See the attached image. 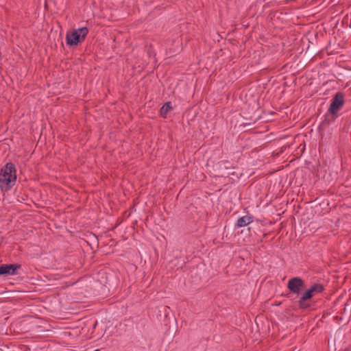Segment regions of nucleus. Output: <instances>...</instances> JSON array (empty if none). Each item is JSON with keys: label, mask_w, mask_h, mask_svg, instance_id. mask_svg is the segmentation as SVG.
<instances>
[{"label": "nucleus", "mask_w": 351, "mask_h": 351, "mask_svg": "<svg viewBox=\"0 0 351 351\" xmlns=\"http://www.w3.org/2000/svg\"><path fill=\"white\" fill-rule=\"evenodd\" d=\"M171 106L170 102H166L160 108V115L165 118L167 113L171 110Z\"/></svg>", "instance_id": "8"}, {"label": "nucleus", "mask_w": 351, "mask_h": 351, "mask_svg": "<svg viewBox=\"0 0 351 351\" xmlns=\"http://www.w3.org/2000/svg\"><path fill=\"white\" fill-rule=\"evenodd\" d=\"M324 290V286L322 284L316 283L313 285L309 289L306 291L302 295L303 298L311 299L314 295L322 293Z\"/></svg>", "instance_id": "6"}, {"label": "nucleus", "mask_w": 351, "mask_h": 351, "mask_svg": "<svg viewBox=\"0 0 351 351\" xmlns=\"http://www.w3.org/2000/svg\"><path fill=\"white\" fill-rule=\"evenodd\" d=\"M88 29L86 27L75 29L72 32H67L66 34V44L69 46H76L83 42L88 34Z\"/></svg>", "instance_id": "2"}, {"label": "nucleus", "mask_w": 351, "mask_h": 351, "mask_svg": "<svg viewBox=\"0 0 351 351\" xmlns=\"http://www.w3.org/2000/svg\"><path fill=\"white\" fill-rule=\"evenodd\" d=\"M252 221H253L252 216H249V215L243 216L241 217H239L237 220L234 227L236 228L245 227V226H247L248 224H250V223H252Z\"/></svg>", "instance_id": "7"}, {"label": "nucleus", "mask_w": 351, "mask_h": 351, "mask_svg": "<svg viewBox=\"0 0 351 351\" xmlns=\"http://www.w3.org/2000/svg\"><path fill=\"white\" fill-rule=\"evenodd\" d=\"M307 300L308 299L303 298V295L300 297L298 300V304L301 308H307L310 306V304L306 302Z\"/></svg>", "instance_id": "9"}, {"label": "nucleus", "mask_w": 351, "mask_h": 351, "mask_svg": "<svg viewBox=\"0 0 351 351\" xmlns=\"http://www.w3.org/2000/svg\"><path fill=\"white\" fill-rule=\"evenodd\" d=\"M94 351H99V350H94Z\"/></svg>", "instance_id": "10"}, {"label": "nucleus", "mask_w": 351, "mask_h": 351, "mask_svg": "<svg viewBox=\"0 0 351 351\" xmlns=\"http://www.w3.org/2000/svg\"><path fill=\"white\" fill-rule=\"evenodd\" d=\"M16 180V168L13 163L8 162L0 169V188L10 189Z\"/></svg>", "instance_id": "1"}, {"label": "nucleus", "mask_w": 351, "mask_h": 351, "mask_svg": "<svg viewBox=\"0 0 351 351\" xmlns=\"http://www.w3.org/2000/svg\"><path fill=\"white\" fill-rule=\"evenodd\" d=\"M304 288V281L300 277H293L287 282V289L291 293L299 295Z\"/></svg>", "instance_id": "3"}, {"label": "nucleus", "mask_w": 351, "mask_h": 351, "mask_svg": "<svg viewBox=\"0 0 351 351\" xmlns=\"http://www.w3.org/2000/svg\"><path fill=\"white\" fill-rule=\"evenodd\" d=\"M21 267L19 264H2L0 265V276L17 274V270Z\"/></svg>", "instance_id": "5"}, {"label": "nucleus", "mask_w": 351, "mask_h": 351, "mask_svg": "<svg viewBox=\"0 0 351 351\" xmlns=\"http://www.w3.org/2000/svg\"><path fill=\"white\" fill-rule=\"evenodd\" d=\"M344 104V96L343 94L339 92L335 94L332 99L331 104L329 108V112L332 114H335L339 111Z\"/></svg>", "instance_id": "4"}]
</instances>
